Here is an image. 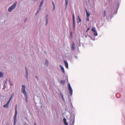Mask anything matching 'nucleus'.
<instances>
[{
    "label": "nucleus",
    "instance_id": "nucleus-19",
    "mask_svg": "<svg viewBox=\"0 0 125 125\" xmlns=\"http://www.w3.org/2000/svg\"><path fill=\"white\" fill-rule=\"evenodd\" d=\"M91 30L92 31H93V32H94V31H96L95 29L94 28H92V29Z\"/></svg>",
    "mask_w": 125,
    "mask_h": 125
},
{
    "label": "nucleus",
    "instance_id": "nucleus-9",
    "mask_svg": "<svg viewBox=\"0 0 125 125\" xmlns=\"http://www.w3.org/2000/svg\"><path fill=\"white\" fill-rule=\"evenodd\" d=\"M73 27H74V25H75V19H74V14H73Z\"/></svg>",
    "mask_w": 125,
    "mask_h": 125
},
{
    "label": "nucleus",
    "instance_id": "nucleus-24",
    "mask_svg": "<svg viewBox=\"0 0 125 125\" xmlns=\"http://www.w3.org/2000/svg\"><path fill=\"white\" fill-rule=\"evenodd\" d=\"M65 81L63 80H61V83H64Z\"/></svg>",
    "mask_w": 125,
    "mask_h": 125
},
{
    "label": "nucleus",
    "instance_id": "nucleus-38",
    "mask_svg": "<svg viewBox=\"0 0 125 125\" xmlns=\"http://www.w3.org/2000/svg\"><path fill=\"white\" fill-rule=\"evenodd\" d=\"M47 65H48L47 63Z\"/></svg>",
    "mask_w": 125,
    "mask_h": 125
},
{
    "label": "nucleus",
    "instance_id": "nucleus-13",
    "mask_svg": "<svg viewBox=\"0 0 125 125\" xmlns=\"http://www.w3.org/2000/svg\"><path fill=\"white\" fill-rule=\"evenodd\" d=\"M46 25H47L48 23V15L47 14L46 15Z\"/></svg>",
    "mask_w": 125,
    "mask_h": 125
},
{
    "label": "nucleus",
    "instance_id": "nucleus-33",
    "mask_svg": "<svg viewBox=\"0 0 125 125\" xmlns=\"http://www.w3.org/2000/svg\"><path fill=\"white\" fill-rule=\"evenodd\" d=\"M43 0H42L41 2L43 3Z\"/></svg>",
    "mask_w": 125,
    "mask_h": 125
},
{
    "label": "nucleus",
    "instance_id": "nucleus-20",
    "mask_svg": "<svg viewBox=\"0 0 125 125\" xmlns=\"http://www.w3.org/2000/svg\"><path fill=\"white\" fill-rule=\"evenodd\" d=\"M3 76V74L1 72H0V77H2Z\"/></svg>",
    "mask_w": 125,
    "mask_h": 125
},
{
    "label": "nucleus",
    "instance_id": "nucleus-4",
    "mask_svg": "<svg viewBox=\"0 0 125 125\" xmlns=\"http://www.w3.org/2000/svg\"><path fill=\"white\" fill-rule=\"evenodd\" d=\"M68 89L69 91V93L70 94L71 96H72L73 93V90L70 83H69L68 84Z\"/></svg>",
    "mask_w": 125,
    "mask_h": 125
},
{
    "label": "nucleus",
    "instance_id": "nucleus-22",
    "mask_svg": "<svg viewBox=\"0 0 125 125\" xmlns=\"http://www.w3.org/2000/svg\"><path fill=\"white\" fill-rule=\"evenodd\" d=\"M104 17H105L106 15V11L105 10H104Z\"/></svg>",
    "mask_w": 125,
    "mask_h": 125
},
{
    "label": "nucleus",
    "instance_id": "nucleus-17",
    "mask_svg": "<svg viewBox=\"0 0 125 125\" xmlns=\"http://www.w3.org/2000/svg\"><path fill=\"white\" fill-rule=\"evenodd\" d=\"M25 68L26 73V76L27 77V75H28V70L26 67H25Z\"/></svg>",
    "mask_w": 125,
    "mask_h": 125
},
{
    "label": "nucleus",
    "instance_id": "nucleus-32",
    "mask_svg": "<svg viewBox=\"0 0 125 125\" xmlns=\"http://www.w3.org/2000/svg\"><path fill=\"white\" fill-rule=\"evenodd\" d=\"M43 0H42L41 2L43 3Z\"/></svg>",
    "mask_w": 125,
    "mask_h": 125
},
{
    "label": "nucleus",
    "instance_id": "nucleus-18",
    "mask_svg": "<svg viewBox=\"0 0 125 125\" xmlns=\"http://www.w3.org/2000/svg\"><path fill=\"white\" fill-rule=\"evenodd\" d=\"M94 32V36H97V35L98 34H97V32L96 31H95Z\"/></svg>",
    "mask_w": 125,
    "mask_h": 125
},
{
    "label": "nucleus",
    "instance_id": "nucleus-36",
    "mask_svg": "<svg viewBox=\"0 0 125 125\" xmlns=\"http://www.w3.org/2000/svg\"><path fill=\"white\" fill-rule=\"evenodd\" d=\"M27 20V19L25 20L24 21H26Z\"/></svg>",
    "mask_w": 125,
    "mask_h": 125
},
{
    "label": "nucleus",
    "instance_id": "nucleus-12",
    "mask_svg": "<svg viewBox=\"0 0 125 125\" xmlns=\"http://www.w3.org/2000/svg\"><path fill=\"white\" fill-rule=\"evenodd\" d=\"M85 10H86V12L87 17V18H88V17H89V16L90 15V13L89 12H88L86 10V9Z\"/></svg>",
    "mask_w": 125,
    "mask_h": 125
},
{
    "label": "nucleus",
    "instance_id": "nucleus-23",
    "mask_svg": "<svg viewBox=\"0 0 125 125\" xmlns=\"http://www.w3.org/2000/svg\"><path fill=\"white\" fill-rule=\"evenodd\" d=\"M65 4L66 5V6H67V5L68 3V1H65Z\"/></svg>",
    "mask_w": 125,
    "mask_h": 125
},
{
    "label": "nucleus",
    "instance_id": "nucleus-10",
    "mask_svg": "<svg viewBox=\"0 0 125 125\" xmlns=\"http://www.w3.org/2000/svg\"><path fill=\"white\" fill-rule=\"evenodd\" d=\"M63 121H64V123L65 125H68V123L66 121V119L65 118H64L63 119Z\"/></svg>",
    "mask_w": 125,
    "mask_h": 125
},
{
    "label": "nucleus",
    "instance_id": "nucleus-1",
    "mask_svg": "<svg viewBox=\"0 0 125 125\" xmlns=\"http://www.w3.org/2000/svg\"><path fill=\"white\" fill-rule=\"evenodd\" d=\"M17 105L16 104L15 105V113L14 117V122L13 125H15L17 122Z\"/></svg>",
    "mask_w": 125,
    "mask_h": 125
},
{
    "label": "nucleus",
    "instance_id": "nucleus-2",
    "mask_svg": "<svg viewBox=\"0 0 125 125\" xmlns=\"http://www.w3.org/2000/svg\"><path fill=\"white\" fill-rule=\"evenodd\" d=\"M17 3V2H15L14 4L11 6L9 7L8 9V11L9 12H11L12 10L14 9Z\"/></svg>",
    "mask_w": 125,
    "mask_h": 125
},
{
    "label": "nucleus",
    "instance_id": "nucleus-37",
    "mask_svg": "<svg viewBox=\"0 0 125 125\" xmlns=\"http://www.w3.org/2000/svg\"><path fill=\"white\" fill-rule=\"evenodd\" d=\"M65 1H68V0H65Z\"/></svg>",
    "mask_w": 125,
    "mask_h": 125
},
{
    "label": "nucleus",
    "instance_id": "nucleus-28",
    "mask_svg": "<svg viewBox=\"0 0 125 125\" xmlns=\"http://www.w3.org/2000/svg\"><path fill=\"white\" fill-rule=\"evenodd\" d=\"M14 95V94L13 93L11 95V97H13Z\"/></svg>",
    "mask_w": 125,
    "mask_h": 125
},
{
    "label": "nucleus",
    "instance_id": "nucleus-11",
    "mask_svg": "<svg viewBox=\"0 0 125 125\" xmlns=\"http://www.w3.org/2000/svg\"><path fill=\"white\" fill-rule=\"evenodd\" d=\"M81 21V20L80 17L79 16H78V20H77V22L79 23Z\"/></svg>",
    "mask_w": 125,
    "mask_h": 125
},
{
    "label": "nucleus",
    "instance_id": "nucleus-31",
    "mask_svg": "<svg viewBox=\"0 0 125 125\" xmlns=\"http://www.w3.org/2000/svg\"><path fill=\"white\" fill-rule=\"evenodd\" d=\"M89 17H88V18H87L86 19L88 21H89Z\"/></svg>",
    "mask_w": 125,
    "mask_h": 125
},
{
    "label": "nucleus",
    "instance_id": "nucleus-3",
    "mask_svg": "<svg viewBox=\"0 0 125 125\" xmlns=\"http://www.w3.org/2000/svg\"><path fill=\"white\" fill-rule=\"evenodd\" d=\"M25 86L24 85H22V87L21 89V92L24 95L27 94L26 92L25 91Z\"/></svg>",
    "mask_w": 125,
    "mask_h": 125
},
{
    "label": "nucleus",
    "instance_id": "nucleus-7",
    "mask_svg": "<svg viewBox=\"0 0 125 125\" xmlns=\"http://www.w3.org/2000/svg\"><path fill=\"white\" fill-rule=\"evenodd\" d=\"M65 63V66L66 68H68V64L67 62L65 61H64Z\"/></svg>",
    "mask_w": 125,
    "mask_h": 125
},
{
    "label": "nucleus",
    "instance_id": "nucleus-27",
    "mask_svg": "<svg viewBox=\"0 0 125 125\" xmlns=\"http://www.w3.org/2000/svg\"><path fill=\"white\" fill-rule=\"evenodd\" d=\"M90 29V28H88L87 29L86 31V32H88V31Z\"/></svg>",
    "mask_w": 125,
    "mask_h": 125
},
{
    "label": "nucleus",
    "instance_id": "nucleus-6",
    "mask_svg": "<svg viewBox=\"0 0 125 125\" xmlns=\"http://www.w3.org/2000/svg\"><path fill=\"white\" fill-rule=\"evenodd\" d=\"M10 102L8 101L7 103L3 105V107H4L6 108H8V105L9 104Z\"/></svg>",
    "mask_w": 125,
    "mask_h": 125
},
{
    "label": "nucleus",
    "instance_id": "nucleus-29",
    "mask_svg": "<svg viewBox=\"0 0 125 125\" xmlns=\"http://www.w3.org/2000/svg\"><path fill=\"white\" fill-rule=\"evenodd\" d=\"M41 7H40L37 10H39V11L40 10H41Z\"/></svg>",
    "mask_w": 125,
    "mask_h": 125
},
{
    "label": "nucleus",
    "instance_id": "nucleus-16",
    "mask_svg": "<svg viewBox=\"0 0 125 125\" xmlns=\"http://www.w3.org/2000/svg\"><path fill=\"white\" fill-rule=\"evenodd\" d=\"M25 97L26 101V102H28V99H27V95H24Z\"/></svg>",
    "mask_w": 125,
    "mask_h": 125
},
{
    "label": "nucleus",
    "instance_id": "nucleus-30",
    "mask_svg": "<svg viewBox=\"0 0 125 125\" xmlns=\"http://www.w3.org/2000/svg\"><path fill=\"white\" fill-rule=\"evenodd\" d=\"M60 94L61 95V96H62V98L63 99L64 98L62 94Z\"/></svg>",
    "mask_w": 125,
    "mask_h": 125
},
{
    "label": "nucleus",
    "instance_id": "nucleus-34",
    "mask_svg": "<svg viewBox=\"0 0 125 125\" xmlns=\"http://www.w3.org/2000/svg\"><path fill=\"white\" fill-rule=\"evenodd\" d=\"M36 79H37V80H38V78H37V77L36 76Z\"/></svg>",
    "mask_w": 125,
    "mask_h": 125
},
{
    "label": "nucleus",
    "instance_id": "nucleus-25",
    "mask_svg": "<svg viewBox=\"0 0 125 125\" xmlns=\"http://www.w3.org/2000/svg\"><path fill=\"white\" fill-rule=\"evenodd\" d=\"M39 10H37L36 12V13L35 14L36 15H37L38 13H39Z\"/></svg>",
    "mask_w": 125,
    "mask_h": 125
},
{
    "label": "nucleus",
    "instance_id": "nucleus-14",
    "mask_svg": "<svg viewBox=\"0 0 125 125\" xmlns=\"http://www.w3.org/2000/svg\"><path fill=\"white\" fill-rule=\"evenodd\" d=\"M60 66L61 68V69L62 71L63 72V73H64L65 71L64 68L63 67H62L61 65H60Z\"/></svg>",
    "mask_w": 125,
    "mask_h": 125
},
{
    "label": "nucleus",
    "instance_id": "nucleus-5",
    "mask_svg": "<svg viewBox=\"0 0 125 125\" xmlns=\"http://www.w3.org/2000/svg\"><path fill=\"white\" fill-rule=\"evenodd\" d=\"M70 123L71 125H73L74 124V119L73 117L70 118Z\"/></svg>",
    "mask_w": 125,
    "mask_h": 125
},
{
    "label": "nucleus",
    "instance_id": "nucleus-35",
    "mask_svg": "<svg viewBox=\"0 0 125 125\" xmlns=\"http://www.w3.org/2000/svg\"><path fill=\"white\" fill-rule=\"evenodd\" d=\"M34 125H36V123L35 122L34 123Z\"/></svg>",
    "mask_w": 125,
    "mask_h": 125
},
{
    "label": "nucleus",
    "instance_id": "nucleus-8",
    "mask_svg": "<svg viewBox=\"0 0 125 125\" xmlns=\"http://www.w3.org/2000/svg\"><path fill=\"white\" fill-rule=\"evenodd\" d=\"M75 45L73 43L72 44L71 49L73 50H75Z\"/></svg>",
    "mask_w": 125,
    "mask_h": 125
},
{
    "label": "nucleus",
    "instance_id": "nucleus-15",
    "mask_svg": "<svg viewBox=\"0 0 125 125\" xmlns=\"http://www.w3.org/2000/svg\"><path fill=\"white\" fill-rule=\"evenodd\" d=\"M52 4L53 5V10H54L55 9V5L54 4V2L53 1L52 2Z\"/></svg>",
    "mask_w": 125,
    "mask_h": 125
},
{
    "label": "nucleus",
    "instance_id": "nucleus-21",
    "mask_svg": "<svg viewBox=\"0 0 125 125\" xmlns=\"http://www.w3.org/2000/svg\"><path fill=\"white\" fill-rule=\"evenodd\" d=\"M12 97H10L9 100V101H8L10 103L11 100L12 99Z\"/></svg>",
    "mask_w": 125,
    "mask_h": 125
},
{
    "label": "nucleus",
    "instance_id": "nucleus-26",
    "mask_svg": "<svg viewBox=\"0 0 125 125\" xmlns=\"http://www.w3.org/2000/svg\"><path fill=\"white\" fill-rule=\"evenodd\" d=\"M43 3L41 2L40 4V7H41V6H42L43 5Z\"/></svg>",
    "mask_w": 125,
    "mask_h": 125
}]
</instances>
